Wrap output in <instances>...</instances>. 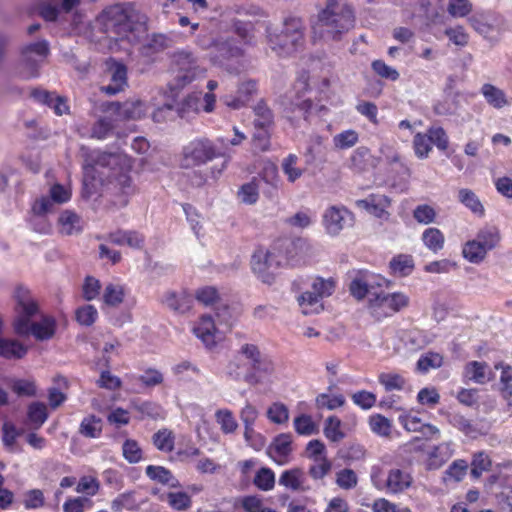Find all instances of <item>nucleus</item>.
Segmentation results:
<instances>
[{"label":"nucleus","mask_w":512,"mask_h":512,"mask_svg":"<svg viewBox=\"0 0 512 512\" xmlns=\"http://www.w3.org/2000/svg\"><path fill=\"white\" fill-rule=\"evenodd\" d=\"M133 408L140 413V419H159L163 417V410L160 405L151 401H140L133 403Z\"/></svg>","instance_id":"obj_46"},{"label":"nucleus","mask_w":512,"mask_h":512,"mask_svg":"<svg viewBox=\"0 0 512 512\" xmlns=\"http://www.w3.org/2000/svg\"><path fill=\"white\" fill-rule=\"evenodd\" d=\"M458 200L473 214L483 217L485 209L479 197L470 189L462 188L458 191Z\"/></svg>","instance_id":"obj_36"},{"label":"nucleus","mask_w":512,"mask_h":512,"mask_svg":"<svg viewBox=\"0 0 512 512\" xmlns=\"http://www.w3.org/2000/svg\"><path fill=\"white\" fill-rule=\"evenodd\" d=\"M324 435L332 442H339L344 438L341 431V420L336 416H329L324 424Z\"/></svg>","instance_id":"obj_53"},{"label":"nucleus","mask_w":512,"mask_h":512,"mask_svg":"<svg viewBox=\"0 0 512 512\" xmlns=\"http://www.w3.org/2000/svg\"><path fill=\"white\" fill-rule=\"evenodd\" d=\"M110 83L102 86L101 91L107 95H116L123 91L127 86V67L117 61H113L109 66Z\"/></svg>","instance_id":"obj_20"},{"label":"nucleus","mask_w":512,"mask_h":512,"mask_svg":"<svg viewBox=\"0 0 512 512\" xmlns=\"http://www.w3.org/2000/svg\"><path fill=\"white\" fill-rule=\"evenodd\" d=\"M48 419L47 406L43 402L35 401L29 404L27 408V423L31 428L37 430Z\"/></svg>","instance_id":"obj_33"},{"label":"nucleus","mask_w":512,"mask_h":512,"mask_svg":"<svg viewBox=\"0 0 512 512\" xmlns=\"http://www.w3.org/2000/svg\"><path fill=\"white\" fill-rule=\"evenodd\" d=\"M426 248L437 253L444 247L445 237L438 228H427L421 237Z\"/></svg>","instance_id":"obj_40"},{"label":"nucleus","mask_w":512,"mask_h":512,"mask_svg":"<svg viewBox=\"0 0 512 512\" xmlns=\"http://www.w3.org/2000/svg\"><path fill=\"white\" fill-rule=\"evenodd\" d=\"M50 212L37 213L34 211V202L31 205V210L28 217L30 227L38 233L48 234L51 226L46 218Z\"/></svg>","instance_id":"obj_47"},{"label":"nucleus","mask_w":512,"mask_h":512,"mask_svg":"<svg viewBox=\"0 0 512 512\" xmlns=\"http://www.w3.org/2000/svg\"><path fill=\"white\" fill-rule=\"evenodd\" d=\"M311 288V291H306L297 298L299 306L306 315L319 311L318 307L313 308V306L317 305L322 298L328 297L334 292L335 283L332 279L317 277L312 282Z\"/></svg>","instance_id":"obj_13"},{"label":"nucleus","mask_w":512,"mask_h":512,"mask_svg":"<svg viewBox=\"0 0 512 512\" xmlns=\"http://www.w3.org/2000/svg\"><path fill=\"white\" fill-rule=\"evenodd\" d=\"M107 110H113L118 116L126 119H140L146 113V105L140 100L126 101L121 104L119 102H111L108 104Z\"/></svg>","instance_id":"obj_21"},{"label":"nucleus","mask_w":512,"mask_h":512,"mask_svg":"<svg viewBox=\"0 0 512 512\" xmlns=\"http://www.w3.org/2000/svg\"><path fill=\"white\" fill-rule=\"evenodd\" d=\"M216 421L220 425L221 430L225 434L235 432L238 427L232 412L228 409H220L215 413Z\"/></svg>","instance_id":"obj_55"},{"label":"nucleus","mask_w":512,"mask_h":512,"mask_svg":"<svg viewBox=\"0 0 512 512\" xmlns=\"http://www.w3.org/2000/svg\"><path fill=\"white\" fill-rule=\"evenodd\" d=\"M297 161L298 157L295 154H289L282 162L283 172L291 183L295 182L303 174V170L296 167Z\"/></svg>","instance_id":"obj_61"},{"label":"nucleus","mask_w":512,"mask_h":512,"mask_svg":"<svg viewBox=\"0 0 512 512\" xmlns=\"http://www.w3.org/2000/svg\"><path fill=\"white\" fill-rule=\"evenodd\" d=\"M473 5L469 0H449L447 12L454 18H463L470 14Z\"/></svg>","instance_id":"obj_60"},{"label":"nucleus","mask_w":512,"mask_h":512,"mask_svg":"<svg viewBox=\"0 0 512 512\" xmlns=\"http://www.w3.org/2000/svg\"><path fill=\"white\" fill-rule=\"evenodd\" d=\"M378 381L384 386L386 391H401L406 385V380L402 375L391 372L381 373L378 376Z\"/></svg>","instance_id":"obj_52"},{"label":"nucleus","mask_w":512,"mask_h":512,"mask_svg":"<svg viewBox=\"0 0 512 512\" xmlns=\"http://www.w3.org/2000/svg\"><path fill=\"white\" fill-rule=\"evenodd\" d=\"M409 305V297L401 292L385 293L378 290L373 298H369V310L371 314L380 320L391 316Z\"/></svg>","instance_id":"obj_11"},{"label":"nucleus","mask_w":512,"mask_h":512,"mask_svg":"<svg viewBox=\"0 0 512 512\" xmlns=\"http://www.w3.org/2000/svg\"><path fill=\"white\" fill-rule=\"evenodd\" d=\"M487 252L488 251L477 241V239L468 241L462 249L463 257L474 264L482 262Z\"/></svg>","instance_id":"obj_41"},{"label":"nucleus","mask_w":512,"mask_h":512,"mask_svg":"<svg viewBox=\"0 0 512 512\" xmlns=\"http://www.w3.org/2000/svg\"><path fill=\"white\" fill-rule=\"evenodd\" d=\"M238 197L245 204H255L259 198V188L256 180L243 184L238 191Z\"/></svg>","instance_id":"obj_59"},{"label":"nucleus","mask_w":512,"mask_h":512,"mask_svg":"<svg viewBox=\"0 0 512 512\" xmlns=\"http://www.w3.org/2000/svg\"><path fill=\"white\" fill-rule=\"evenodd\" d=\"M162 303L171 311L179 314L188 312L193 303V299L185 292L167 291L161 298Z\"/></svg>","instance_id":"obj_22"},{"label":"nucleus","mask_w":512,"mask_h":512,"mask_svg":"<svg viewBox=\"0 0 512 512\" xmlns=\"http://www.w3.org/2000/svg\"><path fill=\"white\" fill-rule=\"evenodd\" d=\"M362 204L368 211L376 216H381L385 208L390 205V200L385 195H370L365 200H361Z\"/></svg>","instance_id":"obj_50"},{"label":"nucleus","mask_w":512,"mask_h":512,"mask_svg":"<svg viewBox=\"0 0 512 512\" xmlns=\"http://www.w3.org/2000/svg\"><path fill=\"white\" fill-rule=\"evenodd\" d=\"M254 127L273 128L274 113L264 100H260L254 107Z\"/></svg>","instance_id":"obj_32"},{"label":"nucleus","mask_w":512,"mask_h":512,"mask_svg":"<svg viewBox=\"0 0 512 512\" xmlns=\"http://www.w3.org/2000/svg\"><path fill=\"white\" fill-rule=\"evenodd\" d=\"M412 484V477L401 469H391L386 479V491L391 494H399L408 489Z\"/></svg>","instance_id":"obj_25"},{"label":"nucleus","mask_w":512,"mask_h":512,"mask_svg":"<svg viewBox=\"0 0 512 512\" xmlns=\"http://www.w3.org/2000/svg\"><path fill=\"white\" fill-rule=\"evenodd\" d=\"M27 354V348L17 340L0 337V356L7 359H21Z\"/></svg>","instance_id":"obj_38"},{"label":"nucleus","mask_w":512,"mask_h":512,"mask_svg":"<svg viewBox=\"0 0 512 512\" xmlns=\"http://www.w3.org/2000/svg\"><path fill=\"white\" fill-rule=\"evenodd\" d=\"M292 436L290 434H280L276 436L267 448V454L278 463L286 458L292 451Z\"/></svg>","instance_id":"obj_24"},{"label":"nucleus","mask_w":512,"mask_h":512,"mask_svg":"<svg viewBox=\"0 0 512 512\" xmlns=\"http://www.w3.org/2000/svg\"><path fill=\"white\" fill-rule=\"evenodd\" d=\"M353 7L343 0H327L316 17L311 20L314 42H339L355 27Z\"/></svg>","instance_id":"obj_3"},{"label":"nucleus","mask_w":512,"mask_h":512,"mask_svg":"<svg viewBox=\"0 0 512 512\" xmlns=\"http://www.w3.org/2000/svg\"><path fill=\"white\" fill-rule=\"evenodd\" d=\"M15 317L13 320L14 332L21 337L32 335L39 341L51 339L56 331V321L53 317L42 315L39 321H33L40 315L39 306L24 286H18L13 295Z\"/></svg>","instance_id":"obj_2"},{"label":"nucleus","mask_w":512,"mask_h":512,"mask_svg":"<svg viewBox=\"0 0 512 512\" xmlns=\"http://www.w3.org/2000/svg\"><path fill=\"white\" fill-rule=\"evenodd\" d=\"M303 24L299 18H288L284 21L280 33L267 29L270 48L279 56H286L297 51L303 45Z\"/></svg>","instance_id":"obj_5"},{"label":"nucleus","mask_w":512,"mask_h":512,"mask_svg":"<svg viewBox=\"0 0 512 512\" xmlns=\"http://www.w3.org/2000/svg\"><path fill=\"white\" fill-rule=\"evenodd\" d=\"M197 43L203 49L214 48L224 59L240 58L245 54L244 48L238 45L233 38L214 39L212 37L199 36Z\"/></svg>","instance_id":"obj_17"},{"label":"nucleus","mask_w":512,"mask_h":512,"mask_svg":"<svg viewBox=\"0 0 512 512\" xmlns=\"http://www.w3.org/2000/svg\"><path fill=\"white\" fill-rule=\"evenodd\" d=\"M71 190L56 183L49 189L48 195H42L34 200V211L37 213L54 212L56 205H62L71 199Z\"/></svg>","instance_id":"obj_18"},{"label":"nucleus","mask_w":512,"mask_h":512,"mask_svg":"<svg viewBox=\"0 0 512 512\" xmlns=\"http://www.w3.org/2000/svg\"><path fill=\"white\" fill-rule=\"evenodd\" d=\"M226 314L228 315L229 312L225 306L222 309V312L217 311L215 313L216 319H214L211 315H203L193 328L195 336L199 338L206 347L211 348L216 343L215 335L219 330L217 328V323L218 325L225 324L227 328L231 326L229 319L226 317Z\"/></svg>","instance_id":"obj_12"},{"label":"nucleus","mask_w":512,"mask_h":512,"mask_svg":"<svg viewBox=\"0 0 512 512\" xmlns=\"http://www.w3.org/2000/svg\"><path fill=\"white\" fill-rule=\"evenodd\" d=\"M109 240L116 245H127L134 249H140L144 244V236L133 230H118L109 234Z\"/></svg>","instance_id":"obj_29"},{"label":"nucleus","mask_w":512,"mask_h":512,"mask_svg":"<svg viewBox=\"0 0 512 512\" xmlns=\"http://www.w3.org/2000/svg\"><path fill=\"white\" fill-rule=\"evenodd\" d=\"M480 92L486 102L495 109H501L508 105L506 93L493 84H483Z\"/></svg>","instance_id":"obj_31"},{"label":"nucleus","mask_w":512,"mask_h":512,"mask_svg":"<svg viewBox=\"0 0 512 512\" xmlns=\"http://www.w3.org/2000/svg\"><path fill=\"white\" fill-rule=\"evenodd\" d=\"M488 365L485 362L471 361L465 366V376L478 384L486 383L489 378L486 375Z\"/></svg>","instance_id":"obj_45"},{"label":"nucleus","mask_w":512,"mask_h":512,"mask_svg":"<svg viewBox=\"0 0 512 512\" xmlns=\"http://www.w3.org/2000/svg\"><path fill=\"white\" fill-rule=\"evenodd\" d=\"M253 484L261 491H270L275 486V474L267 467L260 468L253 479Z\"/></svg>","instance_id":"obj_48"},{"label":"nucleus","mask_w":512,"mask_h":512,"mask_svg":"<svg viewBox=\"0 0 512 512\" xmlns=\"http://www.w3.org/2000/svg\"><path fill=\"white\" fill-rule=\"evenodd\" d=\"M389 267L395 275L403 277L412 272L414 261L412 256L400 254L391 259Z\"/></svg>","instance_id":"obj_42"},{"label":"nucleus","mask_w":512,"mask_h":512,"mask_svg":"<svg viewBox=\"0 0 512 512\" xmlns=\"http://www.w3.org/2000/svg\"><path fill=\"white\" fill-rule=\"evenodd\" d=\"M49 52V42L45 39L24 45L20 50L21 59L17 75L23 80L38 78L40 68Z\"/></svg>","instance_id":"obj_7"},{"label":"nucleus","mask_w":512,"mask_h":512,"mask_svg":"<svg viewBox=\"0 0 512 512\" xmlns=\"http://www.w3.org/2000/svg\"><path fill=\"white\" fill-rule=\"evenodd\" d=\"M98 318V311L93 305H84L76 310V320L82 326H91Z\"/></svg>","instance_id":"obj_64"},{"label":"nucleus","mask_w":512,"mask_h":512,"mask_svg":"<svg viewBox=\"0 0 512 512\" xmlns=\"http://www.w3.org/2000/svg\"><path fill=\"white\" fill-rule=\"evenodd\" d=\"M168 504L177 511H185L191 507V497L186 492H169Z\"/></svg>","instance_id":"obj_62"},{"label":"nucleus","mask_w":512,"mask_h":512,"mask_svg":"<svg viewBox=\"0 0 512 512\" xmlns=\"http://www.w3.org/2000/svg\"><path fill=\"white\" fill-rule=\"evenodd\" d=\"M450 425L468 437L476 438L480 434L477 425L460 413H450L447 416Z\"/></svg>","instance_id":"obj_35"},{"label":"nucleus","mask_w":512,"mask_h":512,"mask_svg":"<svg viewBox=\"0 0 512 512\" xmlns=\"http://www.w3.org/2000/svg\"><path fill=\"white\" fill-rule=\"evenodd\" d=\"M274 371V365L266 356L252 363L251 370L245 374L244 381L251 385H256L262 381L263 377L269 376Z\"/></svg>","instance_id":"obj_26"},{"label":"nucleus","mask_w":512,"mask_h":512,"mask_svg":"<svg viewBox=\"0 0 512 512\" xmlns=\"http://www.w3.org/2000/svg\"><path fill=\"white\" fill-rule=\"evenodd\" d=\"M182 168H193L206 164L220 156L213 142L207 138H197L190 141L182 151Z\"/></svg>","instance_id":"obj_10"},{"label":"nucleus","mask_w":512,"mask_h":512,"mask_svg":"<svg viewBox=\"0 0 512 512\" xmlns=\"http://www.w3.org/2000/svg\"><path fill=\"white\" fill-rule=\"evenodd\" d=\"M309 92L307 79L299 78L276 101L282 117L293 127H300L302 121H307L314 108V103L308 96Z\"/></svg>","instance_id":"obj_4"},{"label":"nucleus","mask_w":512,"mask_h":512,"mask_svg":"<svg viewBox=\"0 0 512 512\" xmlns=\"http://www.w3.org/2000/svg\"><path fill=\"white\" fill-rule=\"evenodd\" d=\"M305 474L300 468L285 470L279 477V485L292 491L302 490Z\"/></svg>","instance_id":"obj_37"},{"label":"nucleus","mask_w":512,"mask_h":512,"mask_svg":"<svg viewBox=\"0 0 512 512\" xmlns=\"http://www.w3.org/2000/svg\"><path fill=\"white\" fill-rule=\"evenodd\" d=\"M102 432V420L95 415L85 417L79 427V433L87 438H98Z\"/></svg>","instance_id":"obj_44"},{"label":"nucleus","mask_w":512,"mask_h":512,"mask_svg":"<svg viewBox=\"0 0 512 512\" xmlns=\"http://www.w3.org/2000/svg\"><path fill=\"white\" fill-rule=\"evenodd\" d=\"M125 16H127V32L132 30L134 24H146L148 17L140 11L135 3H124Z\"/></svg>","instance_id":"obj_57"},{"label":"nucleus","mask_w":512,"mask_h":512,"mask_svg":"<svg viewBox=\"0 0 512 512\" xmlns=\"http://www.w3.org/2000/svg\"><path fill=\"white\" fill-rule=\"evenodd\" d=\"M453 455V449L449 443H441L435 446L428 454L427 468L430 470L439 469Z\"/></svg>","instance_id":"obj_30"},{"label":"nucleus","mask_w":512,"mask_h":512,"mask_svg":"<svg viewBox=\"0 0 512 512\" xmlns=\"http://www.w3.org/2000/svg\"><path fill=\"white\" fill-rule=\"evenodd\" d=\"M201 105V94L192 93L177 104L176 112L179 117L187 118L190 114L198 113L201 109Z\"/></svg>","instance_id":"obj_39"},{"label":"nucleus","mask_w":512,"mask_h":512,"mask_svg":"<svg viewBox=\"0 0 512 512\" xmlns=\"http://www.w3.org/2000/svg\"><path fill=\"white\" fill-rule=\"evenodd\" d=\"M471 27L484 38L496 40L495 33L503 29V17L494 12L478 13L468 18Z\"/></svg>","instance_id":"obj_16"},{"label":"nucleus","mask_w":512,"mask_h":512,"mask_svg":"<svg viewBox=\"0 0 512 512\" xmlns=\"http://www.w3.org/2000/svg\"><path fill=\"white\" fill-rule=\"evenodd\" d=\"M443 364V356L436 352H427L420 356L416 364V370L421 374L428 373L431 369H438Z\"/></svg>","instance_id":"obj_43"},{"label":"nucleus","mask_w":512,"mask_h":512,"mask_svg":"<svg viewBox=\"0 0 512 512\" xmlns=\"http://www.w3.org/2000/svg\"><path fill=\"white\" fill-rule=\"evenodd\" d=\"M231 31L237 35L243 46H256L257 38L255 35V26L252 22L233 19L231 23Z\"/></svg>","instance_id":"obj_27"},{"label":"nucleus","mask_w":512,"mask_h":512,"mask_svg":"<svg viewBox=\"0 0 512 512\" xmlns=\"http://www.w3.org/2000/svg\"><path fill=\"white\" fill-rule=\"evenodd\" d=\"M125 15L124 3L105 7L89 24L91 28V37L99 39L100 37L97 33L108 34L113 32L116 35L126 33L127 16Z\"/></svg>","instance_id":"obj_6"},{"label":"nucleus","mask_w":512,"mask_h":512,"mask_svg":"<svg viewBox=\"0 0 512 512\" xmlns=\"http://www.w3.org/2000/svg\"><path fill=\"white\" fill-rule=\"evenodd\" d=\"M175 437L172 431L164 428L158 430L152 437L154 446L162 452H171L174 449Z\"/></svg>","instance_id":"obj_49"},{"label":"nucleus","mask_w":512,"mask_h":512,"mask_svg":"<svg viewBox=\"0 0 512 512\" xmlns=\"http://www.w3.org/2000/svg\"><path fill=\"white\" fill-rule=\"evenodd\" d=\"M436 210L428 205V204H421L415 207L413 210V217L414 219L423 225L431 224L436 219Z\"/></svg>","instance_id":"obj_63"},{"label":"nucleus","mask_w":512,"mask_h":512,"mask_svg":"<svg viewBox=\"0 0 512 512\" xmlns=\"http://www.w3.org/2000/svg\"><path fill=\"white\" fill-rule=\"evenodd\" d=\"M354 224V215L344 206H330L323 214V225L327 234L337 236Z\"/></svg>","instance_id":"obj_15"},{"label":"nucleus","mask_w":512,"mask_h":512,"mask_svg":"<svg viewBox=\"0 0 512 512\" xmlns=\"http://www.w3.org/2000/svg\"><path fill=\"white\" fill-rule=\"evenodd\" d=\"M476 239L487 251H490L500 241L499 230L496 227H486L478 232Z\"/></svg>","instance_id":"obj_51"},{"label":"nucleus","mask_w":512,"mask_h":512,"mask_svg":"<svg viewBox=\"0 0 512 512\" xmlns=\"http://www.w3.org/2000/svg\"><path fill=\"white\" fill-rule=\"evenodd\" d=\"M359 140L358 133L353 129H348L336 134L333 137V144L336 148L344 150L349 149L357 144Z\"/></svg>","instance_id":"obj_56"},{"label":"nucleus","mask_w":512,"mask_h":512,"mask_svg":"<svg viewBox=\"0 0 512 512\" xmlns=\"http://www.w3.org/2000/svg\"><path fill=\"white\" fill-rule=\"evenodd\" d=\"M303 245L304 240L301 238H284L277 240L273 245V249L279 255V259L283 260V265H286L298 255V249L302 248Z\"/></svg>","instance_id":"obj_23"},{"label":"nucleus","mask_w":512,"mask_h":512,"mask_svg":"<svg viewBox=\"0 0 512 512\" xmlns=\"http://www.w3.org/2000/svg\"><path fill=\"white\" fill-rule=\"evenodd\" d=\"M172 63L177 68V74L171 84L172 89H182L194 80L203 77L206 72L199 59L187 49L175 51L172 54Z\"/></svg>","instance_id":"obj_8"},{"label":"nucleus","mask_w":512,"mask_h":512,"mask_svg":"<svg viewBox=\"0 0 512 512\" xmlns=\"http://www.w3.org/2000/svg\"><path fill=\"white\" fill-rule=\"evenodd\" d=\"M145 474L150 480L167 485L170 488L181 487L179 480L164 466L148 465L145 469Z\"/></svg>","instance_id":"obj_28"},{"label":"nucleus","mask_w":512,"mask_h":512,"mask_svg":"<svg viewBox=\"0 0 512 512\" xmlns=\"http://www.w3.org/2000/svg\"><path fill=\"white\" fill-rule=\"evenodd\" d=\"M83 187L82 197L89 199L97 192L98 186L122 197L121 205L127 204L126 197L134 191L129 172L130 160L118 153L82 148Z\"/></svg>","instance_id":"obj_1"},{"label":"nucleus","mask_w":512,"mask_h":512,"mask_svg":"<svg viewBox=\"0 0 512 512\" xmlns=\"http://www.w3.org/2000/svg\"><path fill=\"white\" fill-rule=\"evenodd\" d=\"M335 482L343 490L354 489L358 484V476L354 470L344 468L336 473Z\"/></svg>","instance_id":"obj_54"},{"label":"nucleus","mask_w":512,"mask_h":512,"mask_svg":"<svg viewBox=\"0 0 512 512\" xmlns=\"http://www.w3.org/2000/svg\"><path fill=\"white\" fill-rule=\"evenodd\" d=\"M491 460L485 452H478L474 454L471 462V476L478 479L484 471L490 469Z\"/></svg>","instance_id":"obj_58"},{"label":"nucleus","mask_w":512,"mask_h":512,"mask_svg":"<svg viewBox=\"0 0 512 512\" xmlns=\"http://www.w3.org/2000/svg\"><path fill=\"white\" fill-rule=\"evenodd\" d=\"M348 277L350 279V294L357 300H363L366 296L375 297L378 290L387 286L388 283L381 275L366 269L349 271Z\"/></svg>","instance_id":"obj_9"},{"label":"nucleus","mask_w":512,"mask_h":512,"mask_svg":"<svg viewBox=\"0 0 512 512\" xmlns=\"http://www.w3.org/2000/svg\"><path fill=\"white\" fill-rule=\"evenodd\" d=\"M58 223L63 234L74 235L82 231V220L73 211H63L59 216Z\"/></svg>","instance_id":"obj_34"},{"label":"nucleus","mask_w":512,"mask_h":512,"mask_svg":"<svg viewBox=\"0 0 512 512\" xmlns=\"http://www.w3.org/2000/svg\"><path fill=\"white\" fill-rule=\"evenodd\" d=\"M173 39L163 33H152L146 36L140 46V54L146 58L153 59L157 54L171 48Z\"/></svg>","instance_id":"obj_19"},{"label":"nucleus","mask_w":512,"mask_h":512,"mask_svg":"<svg viewBox=\"0 0 512 512\" xmlns=\"http://www.w3.org/2000/svg\"><path fill=\"white\" fill-rule=\"evenodd\" d=\"M281 266H284L283 260L279 259L273 248L269 251L258 249L252 255V270L264 283L270 284L274 279L275 270Z\"/></svg>","instance_id":"obj_14"}]
</instances>
